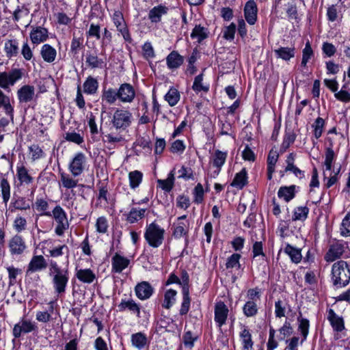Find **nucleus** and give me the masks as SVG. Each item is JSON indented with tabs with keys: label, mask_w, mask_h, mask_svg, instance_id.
I'll use <instances>...</instances> for the list:
<instances>
[{
	"label": "nucleus",
	"mask_w": 350,
	"mask_h": 350,
	"mask_svg": "<svg viewBox=\"0 0 350 350\" xmlns=\"http://www.w3.org/2000/svg\"><path fill=\"white\" fill-rule=\"evenodd\" d=\"M85 62L92 68H102L104 64L102 59H99L96 54L91 53H87Z\"/></svg>",
	"instance_id": "obj_48"
},
{
	"label": "nucleus",
	"mask_w": 350,
	"mask_h": 350,
	"mask_svg": "<svg viewBox=\"0 0 350 350\" xmlns=\"http://www.w3.org/2000/svg\"><path fill=\"white\" fill-rule=\"evenodd\" d=\"M19 103H27L33 100L35 96V88L33 85H25L17 91Z\"/></svg>",
	"instance_id": "obj_14"
},
{
	"label": "nucleus",
	"mask_w": 350,
	"mask_h": 350,
	"mask_svg": "<svg viewBox=\"0 0 350 350\" xmlns=\"http://www.w3.org/2000/svg\"><path fill=\"white\" fill-rule=\"evenodd\" d=\"M132 113L125 109H117L113 116L111 123L117 130H125L131 124Z\"/></svg>",
	"instance_id": "obj_4"
},
{
	"label": "nucleus",
	"mask_w": 350,
	"mask_h": 350,
	"mask_svg": "<svg viewBox=\"0 0 350 350\" xmlns=\"http://www.w3.org/2000/svg\"><path fill=\"white\" fill-rule=\"evenodd\" d=\"M340 233L343 237L350 236V212L347 214L342 220Z\"/></svg>",
	"instance_id": "obj_58"
},
{
	"label": "nucleus",
	"mask_w": 350,
	"mask_h": 350,
	"mask_svg": "<svg viewBox=\"0 0 350 350\" xmlns=\"http://www.w3.org/2000/svg\"><path fill=\"white\" fill-rule=\"evenodd\" d=\"M335 98L342 102L349 103L350 102V92L347 90L341 89L340 91L336 92L334 94Z\"/></svg>",
	"instance_id": "obj_64"
},
{
	"label": "nucleus",
	"mask_w": 350,
	"mask_h": 350,
	"mask_svg": "<svg viewBox=\"0 0 350 350\" xmlns=\"http://www.w3.org/2000/svg\"><path fill=\"white\" fill-rule=\"evenodd\" d=\"M180 95L179 92L174 88H171L165 96V100L171 107L175 106L180 100Z\"/></svg>",
	"instance_id": "obj_43"
},
{
	"label": "nucleus",
	"mask_w": 350,
	"mask_h": 350,
	"mask_svg": "<svg viewBox=\"0 0 350 350\" xmlns=\"http://www.w3.org/2000/svg\"><path fill=\"white\" fill-rule=\"evenodd\" d=\"M22 77L23 72L19 68L12 69L10 72H0V87L7 90L10 86H13Z\"/></svg>",
	"instance_id": "obj_6"
},
{
	"label": "nucleus",
	"mask_w": 350,
	"mask_h": 350,
	"mask_svg": "<svg viewBox=\"0 0 350 350\" xmlns=\"http://www.w3.org/2000/svg\"><path fill=\"white\" fill-rule=\"evenodd\" d=\"M38 327L35 322L22 318L18 323L14 325L12 334L15 338H18L23 334H28L36 331Z\"/></svg>",
	"instance_id": "obj_7"
},
{
	"label": "nucleus",
	"mask_w": 350,
	"mask_h": 350,
	"mask_svg": "<svg viewBox=\"0 0 350 350\" xmlns=\"http://www.w3.org/2000/svg\"><path fill=\"white\" fill-rule=\"evenodd\" d=\"M240 336L242 340L243 348L246 350H251L253 346V342L252 340V335L249 329L244 327L240 334Z\"/></svg>",
	"instance_id": "obj_50"
},
{
	"label": "nucleus",
	"mask_w": 350,
	"mask_h": 350,
	"mask_svg": "<svg viewBox=\"0 0 350 350\" xmlns=\"http://www.w3.org/2000/svg\"><path fill=\"white\" fill-rule=\"evenodd\" d=\"M327 319L330 322L333 329L336 332H341L345 329L342 318L338 317L334 310L329 309L328 311Z\"/></svg>",
	"instance_id": "obj_23"
},
{
	"label": "nucleus",
	"mask_w": 350,
	"mask_h": 350,
	"mask_svg": "<svg viewBox=\"0 0 350 350\" xmlns=\"http://www.w3.org/2000/svg\"><path fill=\"white\" fill-rule=\"evenodd\" d=\"M83 92L87 94L93 95L97 93L98 89V81L96 79L89 76L83 83Z\"/></svg>",
	"instance_id": "obj_27"
},
{
	"label": "nucleus",
	"mask_w": 350,
	"mask_h": 350,
	"mask_svg": "<svg viewBox=\"0 0 350 350\" xmlns=\"http://www.w3.org/2000/svg\"><path fill=\"white\" fill-rule=\"evenodd\" d=\"M183 293V301L181 304L179 313L180 315L186 314L190 308L191 299L189 297V291L186 289L182 291Z\"/></svg>",
	"instance_id": "obj_51"
},
{
	"label": "nucleus",
	"mask_w": 350,
	"mask_h": 350,
	"mask_svg": "<svg viewBox=\"0 0 350 350\" xmlns=\"http://www.w3.org/2000/svg\"><path fill=\"white\" fill-rule=\"evenodd\" d=\"M229 310L223 301H219L215 306V321L221 327L226 323Z\"/></svg>",
	"instance_id": "obj_12"
},
{
	"label": "nucleus",
	"mask_w": 350,
	"mask_h": 350,
	"mask_svg": "<svg viewBox=\"0 0 350 350\" xmlns=\"http://www.w3.org/2000/svg\"><path fill=\"white\" fill-rule=\"evenodd\" d=\"M247 183V173L245 168H243L239 172L235 174V176L231 183L232 187L239 189H243Z\"/></svg>",
	"instance_id": "obj_26"
},
{
	"label": "nucleus",
	"mask_w": 350,
	"mask_h": 350,
	"mask_svg": "<svg viewBox=\"0 0 350 350\" xmlns=\"http://www.w3.org/2000/svg\"><path fill=\"white\" fill-rule=\"evenodd\" d=\"M192 89L196 93H199L200 92H204L205 93L208 92L209 90V85L207 84L203 83V74L201 73L197 75L192 85Z\"/></svg>",
	"instance_id": "obj_39"
},
{
	"label": "nucleus",
	"mask_w": 350,
	"mask_h": 350,
	"mask_svg": "<svg viewBox=\"0 0 350 350\" xmlns=\"http://www.w3.org/2000/svg\"><path fill=\"white\" fill-rule=\"evenodd\" d=\"M293 327L290 322L286 321L282 327L279 329L280 340H284L286 337L291 336L293 333Z\"/></svg>",
	"instance_id": "obj_60"
},
{
	"label": "nucleus",
	"mask_w": 350,
	"mask_h": 350,
	"mask_svg": "<svg viewBox=\"0 0 350 350\" xmlns=\"http://www.w3.org/2000/svg\"><path fill=\"white\" fill-rule=\"evenodd\" d=\"M258 8L256 3L250 0L247 1L244 8V15L245 20L250 25H254L257 20Z\"/></svg>",
	"instance_id": "obj_16"
},
{
	"label": "nucleus",
	"mask_w": 350,
	"mask_h": 350,
	"mask_svg": "<svg viewBox=\"0 0 350 350\" xmlns=\"http://www.w3.org/2000/svg\"><path fill=\"white\" fill-rule=\"evenodd\" d=\"M29 38L33 44H39L48 39V30L40 26L33 28L29 33Z\"/></svg>",
	"instance_id": "obj_15"
},
{
	"label": "nucleus",
	"mask_w": 350,
	"mask_h": 350,
	"mask_svg": "<svg viewBox=\"0 0 350 350\" xmlns=\"http://www.w3.org/2000/svg\"><path fill=\"white\" fill-rule=\"evenodd\" d=\"M118 98V91L115 89L109 88H104L102 92L101 100L108 105H113Z\"/></svg>",
	"instance_id": "obj_32"
},
{
	"label": "nucleus",
	"mask_w": 350,
	"mask_h": 350,
	"mask_svg": "<svg viewBox=\"0 0 350 350\" xmlns=\"http://www.w3.org/2000/svg\"><path fill=\"white\" fill-rule=\"evenodd\" d=\"M208 33L206 28L200 25H196L191 33V37L193 39H197L198 42H200L208 37Z\"/></svg>",
	"instance_id": "obj_44"
},
{
	"label": "nucleus",
	"mask_w": 350,
	"mask_h": 350,
	"mask_svg": "<svg viewBox=\"0 0 350 350\" xmlns=\"http://www.w3.org/2000/svg\"><path fill=\"white\" fill-rule=\"evenodd\" d=\"M118 308L120 311H124L127 308L131 312L136 314L137 317L139 316L140 308L133 299H129L127 301L122 299L120 304L118 305Z\"/></svg>",
	"instance_id": "obj_38"
},
{
	"label": "nucleus",
	"mask_w": 350,
	"mask_h": 350,
	"mask_svg": "<svg viewBox=\"0 0 350 350\" xmlns=\"http://www.w3.org/2000/svg\"><path fill=\"white\" fill-rule=\"evenodd\" d=\"M4 51L8 58L16 57L19 53V43L16 39H10L5 41Z\"/></svg>",
	"instance_id": "obj_19"
},
{
	"label": "nucleus",
	"mask_w": 350,
	"mask_h": 350,
	"mask_svg": "<svg viewBox=\"0 0 350 350\" xmlns=\"http://www.w3.org/2000/svg\"><path fill=\"white\" fill-rule=\"evenodd\" d=\"M76 276L81 282L88 284L93 282L96 279V275L90 269L78 270Z\"/></svg>",
	"instance_id": "obj_33"
},
{
	"label": "nucleus",
	"mask_w": 350,
	"mask_h": 350,
	"mask_svg": "<svg viewBox=\"0 0 350 350\" xmlns=\"http://www.w3.org/2000/svg\"><path fill=\"white\" fill-rule=\"evenodd\" d=\"M103 142L111 145H115L124 142V139L122 135H113V133H109L104 136Z\"/></svg>",
	"instance_id": "obj_56"
},
{
	"label": "nucleus",
	"mask_w": 350,
	"mask_h": 350,
	"mask_svg": "<svg viewBox=\"0 0 350 350\" xmlns=\"http://www.w3.org/2000/svg\"><path fill=\"white\" fill-rule=\"evenodd\" d=\"M284 252L291 257L293 262L298 263L301 261L302 256L300 249L288 244L284 249Z\"/></svg>",
	"instance_id": "obj_46"
},
{
	"label": "nucleus",
	"mask_w": 350,
	"mask_h": 350,
	"mask_svg": "<svg viewBox=\"0 0 350 350\" xmlns=\"http://www.w3.org/2000/svg\"><path fill=\"white\" fill-rule=\"evenodd\" d=\"M0 189L3 201L6 204L10 198V185L4 176L1 178Z\"/></svg>",
	"instance_id": "obj_42"
},
{
	"label": "nucleus",
	"mask_w": 350,
	"mask_h": 350,
	"mask_svg": "<svg viewBox=\"0 0 350 350\" xmlns=\"http://www.w3.org/2000/svg\"><path fill=\"white\" fill-rule=\"evenodd\" d=\"M168 8L163 5H159L152 8L148 14V17L151 22L159 23L161 21V16L167 14Z\"/></svg>",
	"instance_id": "obj_25"
},
{
	"label": "nucleus",
	"mask_w": 350,
	"mask_h": 350,
	"mask_svg": "<svg viewBox=\"0 0 350 350\" xmlns=\"http://www.w3.org/2000/svg\"><path fill=\"white\" fill-rule=\"evenodd\" d=\"M112 18L117 30L121 33L124 40L126 42H131L132 38L122 12L120 11H115L113 14Z\"/></svg>",
	"instance_id": "obj_8"
},
{
	"label": "nucleus",
	"mask_w": 350,
	"mask_h": 350,
	"mask_svg": "<svg viewBox=\"0 0 350 350\" xmlns=\"http://www.w3.org/2000/svg\"><path fill=\"white\" fill-rule=\"evenodd\" d=\"M86 161L85 155L83 152H77L69 164L68 169L73 176L81 175L84 169Z\"/></svg>",
	"instance_id": "obj_9"
},
{
	"label": "nucleus",
	"mask_w": 350,
	"mask_h": 350,
	"mask_svg": "<svg viewBox=\"0 0 350 350\" xmlns=\"http://www.w3.org/2000/svg\"><path fill=\"white\" fill-rule=\"evenodd\" d=\"M336 158V155L332 148V147L330 146L329 147H327L325 148V161L324 165L325 166V170L330 171L332 169V165L334 162L335 161Z\"/></svg>",
	"instance_id": "obj_41"
},
{
	"label": "nucleus",
	"mask_w": 350,
	"mask_h": 350,
	"mask_svg": "<svg viewBox=\"0 0 350 350\" xmlns=\"http://www.w3.org/2000/svg\"><path fill=\"white\" fill-rule=\"evenodd\" d=\"M324 126V119L320 117L317 118L312 125V127L314 129V135L316 139H319L322 135Z\"/></svg>",
	"instance_id": "obj_53"
},
{
	"label": "nucleus",
	"mask_w": 350,
	"mask_h": 350,
	"mask_svg": "<svg viewBox=\"0 0 350 350\" xmlns=\"http://www.w3.org/2000/svg\"><path fill=\"white\" fill-rule=\"evenodd\" d=\"M51 213V217L57 223L55 230V233L58 235H62L69 227L66 212L59 205H57Z\"/></svg>",
	"instance_id": "obj_5"
},
{
	"label": "nucleus",
	"mask_w": 350,
	"mask_h": 350,
	"mask_svg": "<svg viewBox=\"0 0 350 350\" xmlns=\"http://www.w3.org/2000/svg\"><path fill=\"white\" fill-rule=\"evenodd\" d=\"M33 206L36 210L40 212V215L51 217V213L47 211L49 206V203L45 199L37 198Z\"/></svg>",
	"instance_id": "obj_37"
},
{
	"label": "nucleus",
	"mask_w": 350,
	"mask_h": 350,
	"mask_svg": "<svg viewBox=\"0 0 350 350\" xmlns=\"http://www.w3.org/2000/svg\"><path fill=\"white\" fill-rule=\"evenodd\" d=\"M146 208H132L126 215V221L130 224H134L145 217Z\"/></svg>",
	"instance_id": "obj_28"
},
{
	"label": "nucleus",
	"mask_w": 350,
	"mask_h": 350,
	"mask_svg": "<svg viewBox=\"0 0 350 350\" xmlns=\"http://www.w3.org/2000/svg\"><path fill=\"white\" fill-rule=\"evenodd\" d=\"M118 96L122 103H131L135 97V91L131 84L124 83L118 90Z\"/></svg>",
	"instance_id": "obj_11"
},
{
	"label": "nucleus",
	"mask_w": 350,
	"mask_h": 350,
	"mask_svg": "<svg viewBox=\"0 0 350 350\" xmlns=\"http://www.w3.org/2000/svg\"><path fill=\"white\" fill-rule=\"evenodd\" d=\"M241 258V255L239 254H233L231 255L227 260L226 262V268H240L239 259Z\"/></svg>",
	"instance_id": "obj_62"
},
{
	"label": "nucleus",
	"mask_w": 350,
	"mask_h": 350,
	"mask_svg": "<svg viewBox=\"0 0 350 350\" xmlns=\"http://www.w3.org/2000/svg\"><path fill=\"white\" fill-rule=\"evenodd\" d=\"M55 301H51L49 303V308L48 311H38L36 313V319L38 321L42 323H48L52 319L51 314L54 311Z\"/></svg>",
	"instance_id": "obj_34"
},
{
	"label": "nucleus",
	"mask_w": 350,
	"mask_h": 350,
	"mask_svg": "<svg viewBox=\"0 0 350 350\" xmlns=\"http://www.w3.org/2000/svg\"><path fill=\"white\" fill-rule=\"evenodd\" d=\"M108 221L105 217H99L96 223V228L97 232L100 233H105L108 229Z\"/></svg>",
	"instance_id": "obj_61"
},
{
	"label": "nucleus",
	"mask_w": 350,
	"mask_h": 350,
	"mask_svg": "<svg viewBox=\"0 0 350 350\" xmlns=\"http://www.w3.org/2000/svg\"><path fill=\"white\" fill-rule=\"evenodd\" d=\"M174 172L172 170L168 174L166 179H159L157 180V184L161 189L166 192H170L174 187Z\"/></svg>",
	"instance_id": "obj_36"
},
{
	"label": "nucleus",
	"mask_w": 350,
	"mask_h": 350,
	"mask_svg": "<svg viewBox=\"0 0 350 350\" xmlns=\"http://www.w3.org/2000/svg\"><path fill=\"white\" fill-rule=\"evenodd\" d=\"M258 302L253 301H247L243 307V312L247 317H254L258 311Z\"/></svg>",
	"instance_id": "obj_40"
},
{
	"label": "nucleus",
	"mask_w": 350,
	"mask_h": 350,
	"mask_svg": "<svg viewBox=\"0 0 350 350\" xmlns=\"http://www.w3.org/2000/svg\"><path fill=\"white\" fill-rule=\"evenodd\" d=\"M183 57L177 52H171L166 57L167 66L170 69H176L183 63Z\"/></svg>",
	"instance_id": "obj_24"
},
{
	"label": "nucleus",
	"mask_w": 350,
	"mask_h": 350,
	"mask_svg": "<svg viewBox=\"0 0 350 350\" xmlns=\"http://www.w3.org/2000/svg\"><path fill=\"white\" fill-rule=\"evenodd\" d=\"M296 186L293 185L291 186L281 187L278 192L280 198H283L286 202H289L295 198Z\"/></svg>",
	"instance_id": "obj_30"
},
{
	"label": "nucleus",
	"mask_w": 350,
	"mask_h": 350,
	"mask_svg": "<svg viewBox=\"0 0 350 350\" xmlns=\"http://www.w3.org/2000/svg\"><path fill=\"white\" fill-rule=\"evenodd\" d=\"M47 263L42 255L34 256L29 263L27 273L42 270L45 269Z\"/></svg>",
	"instance_id": "obj_20"
},
{
	"label": "nucleus",
	"mask_w": 350,
	"mask_h": 350,
	"mask_svg": "<svg viewBox=\"0 0 350 350\" xmlns=\"http://www.w3.org/2000/svg\"><path fill=\"white\" fill-rule=\"evenodd\" d=\"M135 292L139 299L146 300L152 296L154 288L149 282L143 281L135 286Z\"/></svg>",
	"instance_id": "obj_13"
},
{
	"label": "nucleus",
	"mask_w": 350,
	"mask_h": 350,
	"mask_svg": "<svg viewBox=\"0 0 350 350\" xmlns=\"http://www.w3.org/2000/svg\"><path fill=\"white\" fill-rule=\"evenodd\" d=\"M64 139L66 141L75 143L78 145L81 144L84 142L83 137L79 133L75 132L66 133Z\"/></svg>",
	"instance_id": "obj_57"
},
{
	"label": "nucleus",
	"mask_w": 350,
	"mask_h": 350,
	"mask_svg": "<svg viewBox=\"0 0 350 350\" xmlns=\"http://www.w3.org/2000/svg\"><path fill=\"white\" fill-rule=\"evenodd\" d=\"M165 230L155 222L147 226L145 232L146 241H161L163 239Z\"/></svg>",
	"instance_id": "obj_10"
},
{
	"label": "nucleus",
	"mask_w": 350,
	"mask_h": 350,
	"mask_svg": "<svg viewBox=\"0 0 350 350\" xmlns=\"http://www.w3.org/2000/svg\"><path fill=\"white\" fill-rule=\"evenodd\" d=\"M309 208L306 206H298L294 209L292 219L293 221H304L308 217Z\"/></svg>",
	"instance_id": "obj_49"
},
{
	"label": "nucleus",
	"mask_w": 350,
	"mask_h": 350,
	"mask_svg": "<svg viewBox=\"0 0 350 350\" xmlns=\"http://www.w3.org/2000/svg\"><path fill=\"white\" fill-rule=\"evenodd\" d=\"M313 50L311 47L310 42L308 41L306 43L305 47L302 51V59L301 63V66H306L307 63L313 57Z\"/></svg>",
	"instance_id": "obj_52"
},
{
	"label": "nucleus",
	"mask_w": 350,
	"mask_h": 350,
	"mask_svg": "<svg viewBox=\"0 0 350 350\" xmlns=\"http://www.w3.org/2000/svg\"><path fill=\"white\" fill-rule=\"evenodd\" d=\"M60 179L63 187L67 189H73L77 186L78 180L74 179L68 174L61 172Z\"/></svg>",
	"instance_id": "obj_47"
},
{
	"label": "nucleus",
	"mask_w": 350,
	"mask_h": 350,
	"mask_svg": "<svg viewBox=\"0 0 350 350\" xmlns=\"http://www.w3.org/2000/svg\"><path fill=\"white\" fill-rule=\"evenodd\" d=\"M279 158V153L277 150L271 149L267 157V171H271L273 168L275 169V164Z\"/></svg>",
	"instance_id": "obj_54"
},
{
	"label": "nucleus",
	"mask_w": 350,
	"mask_h": 350,
	"mask_svg": "<svg viewBox=\"0 0 350 350\" xmlns=\"http://www.w3.org/2000/svg\"><path fill=\"white\" fill-rule=\"evenodd\" d=\"M332 281L336 287L347 286L350 281V270L347 262L339 260L332 265Z\"/></svg>",
	"instance_id": "obj_1"
},
{
	"label": "nucleus",
	"mask_w": 350,
	"mask_h": 350,
	"mask_svg": "<svg viewBox=\"0 0 350 350\" xmlns=\"http://www.w3.org/2000/svg\"><path fill=\"white\" fill-rule=\"evenodd\" d=\"M132 345L138 349H142L148 343V338L145 334L137 332L131 335Z\"/></svg>",
	"instance_id": "obj_31"
},
{
	"label": "nucleus",
	"mask_w": 350,
	"mask_h": 350,
	"mask_svg": "<svg viewBox=\"0 0 350 350\" xmlns=\"http://www.w3.org/2000/svg\"><path fill=\"white\" fill-rule=\"evenodd\" d=\"M176 291L173 289L167 290L164 295V301L162 304L163 307L166 309H170L176 302Z\"/></svg>",
	"instance_id": "obj_45"
},
{
	"label": "nucleus",
	"mask_w": 350,
	"mask_h": 350,
	"mask_svg": "<svg viewBox=\"0 0 350 350\" xmlns=\"http://www.w3.org/2000/svg\"><path fill=\"white\" fill-rule=\"evenodd\" d=\"M341 256L344 258H349L350 256V250L347 246V242H336L331 245L325 256V260L327 262H333Z\"/></svg>",
	"instance_id": "obj_3"
},
{
	"label": "nucleus",
	"mask_w": 350,
	"mask_h": 350,
	"mask_svg": "<svg viewBox=\"0 0 350 350\" xmlns=\"http://www.w3.org/2000/svg\"><path fill=\"white\" fill-rule=\"evenodd\" d=\"M227 156V152H223L219 150H216L213 154L211 160L213 165L217 168V170L213 172L214 176H216L219 174L221 167L226 162Z\"/></svg>",
	"instance_id": "obj_17"
},
{
	"label": "nucleus",
	"mask_w": 350,
	"mask_h": 350,
	"mask_svg": "<svg viewBox=\"0 0 350 350\" xmlns=\"http://www.w3.org/2000/svg\"><path fill=\"white\" fill-rule=\"evenodd\" d=\"M40 55L44 62L52 63L55 60L57 51L56 49L50 44H44L41 47Z\"/></svg>",
	"instance_id": "obj_21"
},
{
	"label": "nucleus",
	"mask_w": 350,
	"mask_h": 350,
	"mask_svg": "<svg viewBox=\"0 0 350 350\" xmlns=\"http://www.w3.org/2000/svg\"><path fill=\"white\" fill-rule=\"evenodd\" d=\"M129 259L116 253L111 259L112 272L121 273L129 266Z\"/></svg>",
	"instance_id": "obj_18"
},
{
	"label": "nucleus",
	"mask_w": 350,
	"mask_h": 350,
	"mask_svg": "<svg viewBox=\"0 0 350 350\" xmlns=\"http://www.w3.org/2000/svg\"><path fill=\"white\" fill-rule=\"evenodd\" d=\"M49 275L53 276L55 291L58 294L64 293L69 279L68 270L61 269L56 262H51L49 267Z\"/></svg>",
	"instance_id": "obj_2"
},
{
	"label": "nucleus",
	"mask_w": 350,
	"mask_h": 350,
	"mask_svg": "<svg viewBox=\"0 0 350 350\" xmlns=\"http://www.w3.org/2000/svg\"><path fill=\"white\" fill-rule=\"evenodd\" d=\"M187 224L184 222H178L174 230V236L176 239H180L187 234Z\"/></svg>",
	"instance_id": "obj_59"
},
{
	"label": "nucleus",
	"mask_w": 350,
	"mask_h": 350,
	"mask_svg": "<svg viewBox=\"0 0 350 350\" xmlns=\"http://www.w3.org/2000/svg\"><path fill=\"white\" fill-rule=\"evenodd\" d=\"M274 53L278 58L288 61L295 57V47L280 46L278 49H275Z\"/></svg>",
	"instance_id": "obj_29"
},
{
	"label": "nucleus",
	"mask_w": 350,
	"mask_h": 350,
	"mask_svg": "<svg viewBox=\"0 0 350 350\" xmlns=\"http://www.w3.org/2000/svg\"><path fill=\"white\" fill-rule=\"evenodd\" d=\"M21 53L26 61H31L33 57V51L27 41L23 43Z\"/></svg>",
	"instance_id": "obj_63"
},
{
	"label": "nucleus",
	"mask_w": 350,
	"mask_h": 350,
	"mask_svg": "<svg viewBox=\"0 0 350 350\" xmlns=\"http://www.w3.org/2000/svg\"><path fill=\"white\" fill-rule=\"evenodd\" d=\"M143 173L139 170H134L129 173V186L131 189L135 190L142 182Z\"/></svg>",
	"instance_id": "obj_35"
},
{
	"label": "nucleus",
	"mask_w": 350,
	"mask_h": 350,
	"mask_svg": "<svg viewBox=\"0 0 350 350\" xmlns=\"http://www.w3.org/2000/svg\"><path fill=\"white\" fill-rule=\"evenodd\" d=\"M204 189L201 183H198L193 189V202L196 204H200L204 200Z\"/></svg>",
	"instance_id": "obj_55"
},
{
	"label": "nucleus",
	"mask_w": 350,
	"mask_h": 350,
	"mask_svg": "<svg viewBox=\"0 0 350 350\" xmlns=\"http://www.w3.org/2000/svg\"><path fill=\"white\" fill-rule=\"evenodd\" d=\"M16 175L21 185H29L33 181V178L29 174L28 170L23 164L17 165Z\"/></svg>",
	"instance_id": "obj_22"
}]
</instances>
